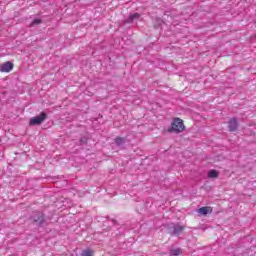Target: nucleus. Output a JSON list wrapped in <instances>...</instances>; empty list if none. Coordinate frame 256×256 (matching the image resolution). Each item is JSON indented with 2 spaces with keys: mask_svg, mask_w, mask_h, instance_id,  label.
<instances>
[{
  "mask_svg": "<svg viewBox=\"0 0 256 256\" xmlns=\"http://www.w3.org/2000/svg\"><path fill=\"white\" fill-rule=\"evenodd\" d=\"M185 229L182 225L179 224H171L169 226V233L170 235H179Z\"/></svg>",
  "mask_w": 256,
  "mask_h": 256,
  "instance_id": "4",
  "label": "nucleus"
},
{
  "mask_svg": "<svg viewBox=\"0 0 256 256\" xmlns=\"http://www.w3.org/2000/svg\"><path fill=\"white\" fill-rule=\"evenodd\" d=\"M185 131V124L181 118H175L171 124V128L168 129L169 133H183Z\"/></svg>",
  "mask_w": 256,
  "mask_h": 256,
  "instance_id": "1",
  "label": "nucleus"
},
{
  "mask_svg": "<svg viewBox=\"0 0 256 256\" xmlns=\"http://www.w3.org/2000/svg\"><path fill=\"white\" fill-rule=\"evenodd\" d=\"M141 17V15L139 13H134L131 14L127 19L126 22L127 23H133L135 20L139 19Z\"/></svg>",
  "mask_w": 256,
  "mask_h": 256,
  "instance_id": "7",
  "label": "nucleus"
},
{
  "mask_svg": "<svg viewBox=\"0 0 256 256\" xmlns=\"http://www.w3.org/2000/svg\"><path fill=\"white\" fill-rule=\"evenodd\" d=\"M80 142H81V143H87V141H86L84 138H81V139H80Z\"/></svg>",
  "mask_w": 256,
  "mask_h": 256,
  "instance_id": "14",
  "label": "nucleus"
},
{
  "mask_svg": "<svg viewBox=\"0 0 256 256\" xmlns=\"http://www.w3.org/2000/svg\"><path fill=\"white\" fill-rule=\"evenodd\" d=\"M239 127V123L237 122V118H232L228 122V129L231 132L237 131V128Z\"/></svg>",
  "mask_w": 256,
  "mask_h": 256,
  "instance_id": "6",
  "label": "nucleus"
},
{
  "mask_svg": "<svg viewBox=\"0 0 256 256\" xmlns=\"http://www.w3.org/2000/svg\"><path fill=\"white\" fill-rule=\"evenodd\" d=\"M126 141H127V139L124 137H117L115 139V143H116V145H118V147H121V145H125Z\"/></svg>",
  "mask_w": 256,
  "mask_h": 256,
  "instance_id": "9",
  "label": "nucleus"
},
{
  "mask_svg": "<svg viewBox=\"0 0 256 256\" xmlns=\"http://www.w3.org/2000/svg\"><path fill=\"white\" fill-rule=\"evenodd\" d=\"M82 256H93V251L92 250H84L82 252Z\"/></svg>",
  "mask_w": 256,
  "mask_h": 256,
  "instance_id": "13",
  "label": "nucleus"
},
{
  "mask_svg": "<svg viewBox=\"0 0 256 256\" xmlns=\"http://www.w3.org/2000/svg\"><path fill=\"white\" fill-rule=\"evenodd\" d=\"M31 219L36 223V225L41 227V225L45 223V214L42 212H35Z\"/></svg>",
  "mask_w": 256,
  "mask_h": 256,
  "instance_id": "3",
  "label": "nucleus"
},
{
  "mask_svg": "<svg viewBox=\"0 0 256 256\" xmlns=\"http://www.w3.org/2000/svg\"><path fill=\"white\" fill-rule=\"evenodd\" d=\"M183 253V251L180 248L172 249L170 251L171 256H179Z\"/></svg>",
  "mask_w": 256,
  "mask_h": 256,
  "instance_id": "11",
  "label": "nucleus"
},
{
  "mask_svg": "<svg viewBox=\"0 0 256 256\" xmlns=\"http://www.w3.org/2000/svg\"><path fill=\"white\" fill-rule=\"evenodd\" d=\"M45 119H47V114L42 112V113H40V115L31 118L29 125H32V126L41 125V123H43V121H45Z\"/></svg>",
  "mask_w": 256,
  "mask_h": 256,
  "instance_id": "2",
  "label": "nucleus"
},
{
  "mask_svg": "<svg viewBox=\"0 0 256 256\" xmlns=\"http://www.w3.org/2000/svg\"><path fill=\"white\" fill-rule=\"evenodd\" d=\"M211 211H213L211 207H201L198 209V213H200V215H208V213H211Z\"/></svg>",
  "mask_w": 256,
  "mask_h": 256,
  "instance_id": "8",
  "label": "nucleus"
},
{
  "mask_svg": "<svg viewBox=\"0 0 256 256\" xmlns=\"http://www.w3.org/2000/svg\"><path fill=\"white\" fill-rule=\"evenodd\" d=\"M208 177L210 179H217V177H219V172L217 170H210L208 172Z\"/></svg>",
  "mask_w": 256,
  "mask_h": 256,
  "instance_id": "10",
  "label": "nucleus"
},
{
  "mask_svg": "<svg viewBox=\"0 0 256 256\" xmlns=\"http://www.w3.org/2000/svg\"><path fill=\"white\" fill-rule=\"evenodd\" d=\"M41 23H43V20H41V19H34L31 22L30 27H35L36 25H41Z\"/></svg>",
  "mask_w": 256,
  "mask_h": 256,
  "instance_id": "12",
  "label": "nucleus"
},
{
  "mask_svg": "<svg viewBox=\"0 0 256 256\" xmlns=\"http://www.w3.org/2000/svg\"><path fill=\"white\" fill-rule=\"evenodd\" d=\"M13 63L10 61L4 62L3 64H0V71L1 73H11L13 71Z\"/></svg>",
  "mask_w": 256,
  "mask_h": 256,
  "instance_id": "5",
  "label": "nucleus"
}]
</instances>
